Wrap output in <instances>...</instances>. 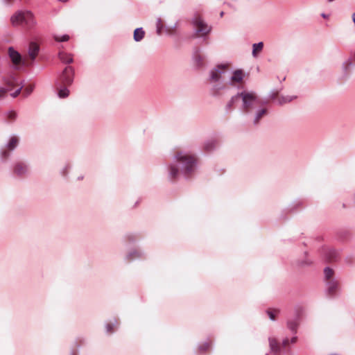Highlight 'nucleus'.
Returning a JSON list of instances; mask_svg holds the SVG:
<instances>
[{
	"label": "nucleus",
	"instance_id": "nucleus-1",
	"mask_svg": "<svg viewBox=\"0 0 355 355\" xmlns=\"http://www.w3.org/2000/svg\"><path fill=\"white\" fill-rule=\"evenodd\" d=\"M175 159L182 165V170L184 174L189 176L193 171L197 162L196 156L184 153L182 151H178L175 153Z\"/></svg>",
	"mask_w": 355,
	"mask_h": 355
},
{
	"label": "nucleus",
	"instance_id": "nucleus-2",
	"mask_svg": "<svg viewBox=\"0 0 355 355\" xmlns=\"http://www.w3.org/2000/svg\"><path fill=\"white\" fill-rule=\"evenodd\" d=\"M324 273L327 285V294L331 297L334 296L340 288L338 282L334 279V271L330 268H326Z\"/></svg>",
	"mask_w": 355,
	"mask_h": 355
},
{
	"label": "nucleus",
	"instance_id": "nucleus-3",
	"mask_svg": "<svg viewBox=\"0 0 355 355\" xmlns=\"http://www.w3.org/2000/svg\"><path fill=\"white\" fill-rule=\"evenodd\" d=\"M243 101V110L248 113L250 112L257 102V96L254 92H243L238 94Z\"/></svg>",
	"mask_w": 355,
	"mask_h": 355
},
{
	"label": "nucleus",
	"instance_id": "nucleus-4",
	"mask_svg": "<svg viewBox=\"0 0 355 355\" xmlns=\"http://www.w3.org/2000/svg\"><path fill=\"white\" fill-rule=\"evenodd\" d=\"M192 24L196 30V35L198 37L205 36L211 31V27L205 22L199 14L195 15Z\"/></svg>",
	"mask_w": 355,
	"mask_h": 355
},
{
	"label": "nucleus",
	"instance_id": "nucleus-5",
	"mask_svg": "<svg viewBox=\"0 0 355 355\" xmlns=\"http://www.w3.org/2000/svg\"><path fill=\"white\" fill-rule=\"evenodd\" d=\"M73 69L71 67H67L63 71L62 74L60 76L57 83L63 85L64 87H68L71 85L73 82Z\"/></svg>",
	"mask_w": 355,
	"mask_h": 355
},
{
	"label": "nucleus",
	"instance_id": "nucleus-6",
	"mask_svg": "<svg viewBox=\"0 0 355 355\" xmlns=\"http://www.w3.org/2000/svg\"><path fill=\"white\" fill-rule=\"evenodd\" d=\"M5 84L8 87V90H11L15 87H18L15 92L11 94V96L14 98L17 97L19 94L22 89V87L20 85L19 80L15 77H12L10 79L6 80Z\"/></svg>",
	"mask_w": 355,
	"mask_h": 355
},
{
	"label": "nucleus",
	"instance_id": "nucleus-7",
	"mask_svg": "<svg viewBox=\"0 0 355 355\" xmlns=\"http://www.w3.org/2000/svg\"><path fill=\"white\" fill-rule=\"evenodd\" d=\"M19 144V138L16 136H13L10 138L6 148L3 150L1 153V157L3 159H7L10 155V152L13 150Z\"/></svg>",
	"mask_w": 355,
	"mask_h": 355
},
{
	"label": "nucleus",
	"instance_id": "nucleus-8",
	"mask_svg": "<svg viewBox=\"0 0 355 355\" xmlns=\"http://www.w3.org/2000/svg\"><path fill=\"white\" fill-rule=\"evenodd\" d=\"M228 69V64H220L216 67V69H213L211 72V80L218 81L222 73H224Z\"/></svg>",
	"mask_w": 355,
	"mask_h": 355
},
{
	"label": "nucleus",
	"instance_id": "nucleus-9",
	"mask_svg": "<svg viewBox=\"0 0 355 355\" xmlns=\"http://www.w3.org/2000/svg\"><path fill=\"white\" fill-rule=\"evenodd\" d=\"M24 22L28 28H32L36 24V21L32 12L24 11Z\"/></svg>",
	"mask_w": 355,
	"mask_h": 355
},
{
	"label": "nucleus",
	"instance_id": "nucleus-10",
	"mask_svg": "<svg viewBox=\"0 0 355 355\" xmlns=\"http://www.w3.org/2000/svg\"><path fill=\"white\" fill-rule=\"evenodd\" d=\"M40 51L39 45L35 42H31L28 49V57L31 59V62H33L35 58L37 57Z\"/></svg>",
	"mask_w": 355,
	"mask_h": 355
},
{
	"label": "nucleus",
	"instance_id": "nucleus-11",
	"mask_svg": "<svg viewBox=\"0 0 355 355\" xmlns=\"http://www.w3.org/2000/svg\"><path fill=\"white\" fill-rule=\"evenodd\" d=\"M11 23L14 26L24 24V11H18L15 12L10 19Z\"/></svg>",
	"mask_w": 355,
	"mask_h": 355
},
{
	"label": "nucleus",
	"instance_id": "nucleus-12",
	"mask_svg": "<svg viewBox=\"0 0 355 355\" xmlns=\"http://www.w3.org/2000/svg\"><path fill=\"white\" fill-rule=\"evenodd\" d=\"M243 73L242 70L238 69L234 72L233 76L231 78V81H232V85H236V83H241L243 82Z\"/></svg>",
	"mask_w": 355,
	"mask_h": 355
},
{
	"label": "nucleus",
	"instance_id": "nucleus-13",
	"mask_svg": "<svg viewBox=\"0 0 355 355\" xmlns=\"http://www.w3.org/2000/svg\"><path fill=\"white\" fill-rule=\"evenodd\" d=\"M10 58L15 64H18L21 60L20 54L15 51L12 48H10L8 50Z\"/></svg>",
	"mask_w": 355,
	"mask_h": 355
},
{
	"label": "nucleus",
	"instance_id": "nucleus-14",
	"mask_svg": "<svg viewBox=\"0 0 355 355\" xmlns=\"http://www.w3.org/2000/svg\"><path fill=\"white\" fill-rule=\"evenodd\" d=\"M56 88L58 90V96L60 98H66L69 96V91L67 89V87H64L63 85L56 83Z\"/></svg>",
	"mask_w": 355,
	"mask_h": 355
},
{
	"label": "nucleus",
	"instance_id": "nucleus-15",
	"mask_svg": "<svg viewBox=\"0 0 355 355\" xmlns=\"http://www.w3.org/2000/svg\"><path fill=\"white\" fill-rule=\"evenodd\" d=\"M269 344H270V347L271 349V351L273 353H275L276 354H279L280 353V345L275 338H270Z\"/></svg>",
	"mask_w": 355,
	"mask_h": 355
},
{
	"label": "nucleus",
	"instance_id": "nucleus-16",
	"mask_svg": "<svg viewBox=\"0 0 355 355\" xmlns=\"http://www.w3.org/2000/svg\"><path fill=\"white\" fill-rule=\"evenodd\" d=\"M58 56L60 60L64 63H71L73 62L72 55L64 51L59 52Z\"/></svg>",
	"mask_w": 355,
	"mask_h": 355
},
{
	"label": "nucleus",
	"instance_id": "nucleus-17",
	"mask_svg": "<svg viewBox=\"0 0 355 355\" xmlns=\"http://www.w3.org/2000/svg\"><path fill=\"white\" fill-rule=\"evenodd\" d=\"M145 35V32L141 28H136L134 31V40L136 42L141 41Z\"/></svg>",
	"mask_w": 355,
	"mask_h": 355
},
{
	"label": "nucleus",
	"instance_id": "nucleus-18",
	"mask_svg": "<svg viewBox=\"0 0 355 355\" xmlns=\"http://www.w3.org/2000/svg\"><path fill=\"white\" fill-rule=\"evenodd\" d=\"M216 146V141L215 140L207 141L204 144V150L206 152H210Z\"/></svg>",
	"mask_w": 355,
	"mask_h": 355
},
{
	"label": "nucleus",
	"instance_id": "nucleus-19",
	"mask_svg": "<svg viewBox=\"0 0 355 355\" xmlns=\"http://www.w3.org/2000/svg\"><path fill=\"white\" fill-rule=\"evenodd\" d=\"M26 171V167L24 164L18 163L15 165L14 171L17 175H21Z\"/></svg>",
	"mask_w": 355,
	"mask_h": 355
},
{
	"label": "nucleus",
	"instance_id": "nucleus-20",
	"mask_svg": "<svg viewBox=\"0 0 355 355\" xmlns=\"http://www.w3.org/2000/svg\"><path fill=\"white\" fill-rule=\"evenodd\" d=\"M263 47V43L259 42L257 44H253V51H252V55L254 57H257L258 53H260Z\"/></svg>",
	"mask_w": 355,
	"mask_h": 355
},
{
	"label": "nucleus",
	"instance_id": "nucleus-21",
	"mask_svg": "<svg viewBox=\"0 0 355 355\" xmlns=\"http://www.w3.org/2000/svg\"><path fill=\"white\" fill-rule=\"evenodd\" d=\"M179 173V171H178V168L174 166V165H171L170 166V176L172 179L175 180L178 175Z\"/></svg>",
	"mask_w": 355,
	"mask_h": 355
},
{
	"label": "nucleus",
	"instance_id": "nucleus-22",
	"mask_svg": "<svg viewBox=\"0 0 355 355\" xmlns=\"http://www.w3.org/2000/svg\"><path fill=\"white\" fill-rule=\"evenodd\" d=\"M210 347L211 343L209 342H205L199 346L198 350L200 352H204L208 351L210 349Z\"/></svg>",
	"mask_w": 355,
	"mask_h": 355
},
{
	"label": "nucleus",
	"instance_id": "nucleus-23",
	"mask_svg": "<svg viewBox=\"0 0 355 355\" xmlns=\"http://www.w3.org/2000/svg\"><path fill=\"white\" fill-rule=\"evenodd\" d=\"M267 114V110L266 109H263L258 112L256 118L254 119V123H258L259 121L266 114Z\"/></svg>",
	"mask_w": 355,
	"mask_h": 355
},
{
	"label": "nucleus",
	"instance_id": "nucleus-24",
	"mask_svg": "<svg viewBox=\"0 0 355 355\" xmlns=\"http://www.w3.org/2000/svg\"><path fill=\"white\" fill-rule=\"evenodd\" d=\"M298 325V322L297 320H290L288 322V327L292 330L293 331H296L297 327Z\"/></svg>",
	"mask_w": 355,
	"mask_h": 355
},
{
	"label": "nucleus",
	"instance_id": "nucleus-25",
	"mask_svg": "<svg viewBox=\"0 0 355 355\" xmlns=\"http://www.w3.org/2000/svg\"><path fill=\"white\" fill-rule=\"evenodd\" d=\"M53 38L56 42H62L68 41L69 40V36L68 35H64L62 36L54 35Z\"/></svg>",
	"mask_w": 355,
	"mask_h": 355
},
{
	"label": "nucleus",
	"instance_id": "nucleus-26",
	"mask_svg": "<svg viewBox=\"0 0 355 355\" xmlns=\"http://www.w3.org/2000/svg\"><path fill=\"white\" fill-rule=\"evenodd\" d=\"M156 26H157V33L158 35H160L162 33V29L164 27V22L160 18H158L157 19Z\"/></svg>",
	"mask_w": 355,
	"mask_h": 355
},
{
	"label": "nucleus",
	"instance_id": "nucleus-27",
	"mask_svg": "<svg viewBox=\"0 0 355 355\" xmlns=\"http://www.w3.org/2000/svg\"><path fill=\"white\" fill-rule=\"evenodd\" d=\"M267 313L272 320H275L276 315L279 313V311L277 309H268Z\"/></svg>",
	"mask_w": 355,
	"mask_h": 355
},
{
	"label": "nucleus",
	"instance_id": "nucleus-28",
	"mask_svg": "<svg viewBox=\"0 0 355 355\" xmlns=\"http://www.w3.org/2000/svg\"><path fill=\"white\" fill-rule=\"evenodd\" d=\"M238 98H239V96H238V94L233 96L231 98V100L228 102V103L227 104V107L228 109H231L232 107L233 106V105L234 104V103L236 102V101L238 99Z\"/></svg>",
	"mask_w": 355,
	"mask_h": 355
},
{
	"label": "nucleus",
	"instance_id": "nucleus-29",
	"mask_svg": "<svg viewBox=\"0 0 355 355\" xmlns=\"http://www.w3.org/2000/svg\"><path fill=\"white\" fill-rule=\"evenodd\" d=\"M16 117H17V113L15 111H10L8 112V119L10 121H12L15 120Z\"/></svg>",
	"mask_w": 355,
	"mask_h": 355
},
{
	"label": "nucleus",
	"instance_id": "nucleus-30",
	"mask_svg": "<svg viewBox=\"0 0 355 355\" xmlns=\"http://www.w3.org/2000/svg\"><path fill=\"white\" fill-rule=\"evenodd\" d=\"M8 92V89L0 87V99L4 98Z\"/></svg>",
	"mask_w": 355,
	"mask_h": 355
},
{
	"label": "nucleus",
	"instance_id": "nucleus-31",
	"mask_svg": "<svg viewBox=\"0 0 355 355\" xmlns=\"http://www.w3.org/2000/svg\"><path fill=\"white\" fill-rule=\"evenodd\" d=\"M278 101L279 104H283L290 102L291 101V98L289 97H282L281 98H279Z\"/></svg>",
	"mask_w": 355,
	"mask_h": 355
},
{
	"label": "nucleus",
	"instance_id": "nucleus-32",
	"mask_svg": "<svg viewBox=\"0 0 355 355\" xmlns=\"http://www.w3.org/2000/svg\"><path fill=\"white\" fill-rule=\"evenodd\" d=\"M33 90V85H28V87H26L24 89V92H26V95H28L30 94L32 91Z\"/></svg>",
	"mask_w": 355,
	"mask_h": 355
},
{
	"label": "nucleus",
	"instance_id": "nucleus-33",
	"mask_svg": "<svg viewBox=\"0 0 355 355\" xmlns=\"http://www.w3.org/2000/svg\"><path fill=\"white\" fill-rule=\"evenodd\" d=\"M289 343H290L289 340H288V338H286V339H284V340H283L282 345H283L284 347H286V346H288V345Z\"/></svg>",
	"mask_w": 355,
	"mask_h": 355
},
{
	"label": "nucleus",
	"instance_id": "nucleus-34",
	"mask_svg": "<svg viewBox=\"0 0 355 355\" xmlns=\"http://www.w3.org/2000/svg\"><path fill=\"white\" fill-rule=\"evenodd\" d=\"M107 331H108L109 333H112V332L113 331V330H112V325H111V324H107Z\"/></svg>",
	"mask_w": 355,
	"mask_h": 355
},
{
	"label": "nucleus",
	"instance_id": "nucleus-35",
	"mask_svg": "<svg viewBox=\"0 0 355 355\" xmlns=\"http://www.w3.org/2000/svg\"><path fill=\"white\" fill-rule=\"evenodd\" d=\"M175 27H174V28H173V29H172V28H168V29L167 30V32H168V33H170V34H172L173 33H174V32H175Z\"/></svg>",
	"mask_w": 355,
	"mask_h": 355
},
{
	"label": "nucleus",
	"instance_id": "nucleus-36",
	"mask_svg": "<svg viewBox=\"0 0 355 355\" xmlns=\"http://www.w3.org/2000/svg\"><path fill=\"white\" fill-rule=\"evenodd\" d=\"M297 337H293L291 338V343H295L297 342Z\"/></svg>",
	"mask_w": 355,
	"mask_h": 355
},
{
	"label": "nucleus",
	"instance_id": "nucleus-37",
	"mask_svg": "<svg viewBox=\"0 0 355 355\" xmlns=\"http://www.w3.org/2000/svg\"><path fill=\"white\" fill-rule=\"evenodd\" d=\"M7 4H12L15 0H4Z\"/></svg>",
	"mask_w": 355,
	"mask_h": 355
},
{
	"label": "nucleus",
	"instance_id": "nucleus-38",
	"mask_svg": "<svg viewBox=\"0 0 355 355\" xmlns=\"http://www.w3.org/2000/svg\"><path fill=\"white\" fill-rule=\"evenodd\" d=\"M352 19H353L354 23L355 24V13H354L352 15Z\"/></svg>",
	"mask_w": 355,
	"mask_h": 355
},
{
	"label": "nucleus",
	"instance_id": "nucleus-39",
	"mask_svg": "<svg viewBox=\"0 0 355 355\" xmlns=\"http://www.w3.org/2000/svg\"><path fill=\"white\" fill-rule=\"evenodd\" d=\"M277 96V94H274V95H272V98L275 99Z\"/></svg>",
	"mask_w": 355,
	"mask_h": 355
},
{
	"label": "nucleus",
	"instance_id": "nucleus-40",
	"mask_svg": "<svg viewBox=\"0 0 355 355\" xmlns=\"http://www.w3.org/2000/svg\"><path fill=\"white\" fill-rule=\"evenodd\" d=\"M329 261H332L334 259V257L333 256H331L329 258Z\"/></svg>",
	"mask_w": 355,
	"mask_h": 355
},
{
	"label": "nucleus",
	"instance_id": "nucleus-41",
	"mask_svg": "<svg viewBox=\"0 0 355 355\" xmlns=\"http://www.w3.org/2000/svg\"><path fill=\"white\" fill-rule=\"evenodd\" d=\"M60 1H62V2H67L68 1V0H59Z\"/></svg>",
	"mask_w": 355,
	"mask_h": 355
},
{
	"label": "nucleus",
	"instance_id": "nucleus-42",
	"mask_svg": "<svg viewBox=\"0 0 355 355\" xmlns=\"http://www.w3.org/2000/svg\"><path fill=\"white\" fill-rule=\"evenodd\" d=\"M223 15H224V12H220V17H223Z\"/></svg>",
	"mask_w": 355,
	"mask_h": 355
},
{
	"label": "nucleus",
	"instance_id": "nucleus-43",
	"mask_svg": "<svg viewBox=\"0 0 355 355\" xmlns=\"http://www.w3.org/2000/svg\"><path fill=\"white\" fill-rule=\"evenodd\" d=\"M23 62H24V64H28L26 63V60H24V61H23Z\"/></svg>",
	"mask_w": 355,
	"mask_h": 355
}]
</instances>
